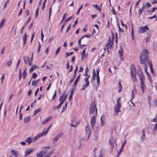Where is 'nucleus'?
I'll return each instance as SVG.
<instances>
[{"mask_svg": "<svg viewBox=\"0 0 157 157\" xmlns=\"http://www.w3.org/2000/svg\"><path fill=\"white\" fill-rule=\"evenodd\" d=\"M140 60L141 64L144 65L145 71L147 75V50L144 49L141 53Z\"/></svg>", "mask_w": 157, "mask_h": 157, "instance_id": "obj_1", "label": "nucleus"}, {"mask_svg": "<svg viewBox=\"0 0 157 157\" xmlns=\"http://www.w3.org/2000/svg\"><path fill=\"white\" fill-rule=\"evenodd\" d=\"M138 74L140 81V88L142 91L144 93V89L146 88V86L144 84L145 77L142 71V69L140 67H139V69L138 70Z\"/></svg>", "mask_w": 157, "mask_h": 157, "instance_id": "obj_2", "label": "nucleus"}, {"mask_svg": "<svg viewBox=\"0 0 157 157\" xmlns=\"http://www.w3.org/2000/svg\"><path fill=\"white\" fill-rule=\"evenodd\" d=\"M41 136H42L41 134H38L33 138H32L30 137H29L26 139L25 140V142L28 144H30L34 142L36 140Z\"/></svg>", "mask_w": 157, "mask_h": 157, "instance_id": "obj_3", "label": "nucleus"}, {"mask_svg": "<svg viewBox=\"0 0 157 157\" xmlns=\"http://www.w3.org/2000/svg\"><path fill=\"white\" fill-rule=\"evenodd\" d=\"M95 111L96 115H97V110L96 108V105L95 102L92 103L90 105L89 109V112L90 114H93Z\"/></svg>", "mask_w": 157, "mask_h": 157, "instance_id": "obj_4", "label": "nucleus"}, {"mask_svg": "<svg viewBox=\"0 0 157 157\" xmlns=\"http://www.w3.org/2000/svg\"><path fill=\"white\" fill-rule=\"evenodd\" d=\"M120 98H118L117 101V104L115 105L114 109V111L115 112L114 115H117L118 114L117 113L120 112V109L121 107V103H119V100Z\"/></svg>", "mask_w": 157, "mask_h": 157, "instance_id": "obj_5", "label": "nucleus"}, {"mask_svg": "<svg viewBox=\"0 0 157 157\" xmlns=\"http://www.w3.org/2000/svg\"><path fill=\"white\" fill-rule=\"evenodd\" d=\"M147 31V25L144 26H140L139 28L138 33L139 34L144 33Z\"/></svg>", "mask_w": 157, "mask_h": 157, "instance_id": "obj_6", "label": "nucleus"}, {"mask_svg": "<svg viewBox=\"0 0 157 157\" xmlns=\"http://www.w3.org/2000/svg\"><path fill=\"white\" fill-rule=\"evenodd\" d=\"M136 70L133 66H131V76H133L136 75Z\"/></svg>", "mask_w": 157, "mask_h": 157, "instance_id": "obj_7", "label": "nucleus"}, {"mask_svg": "<svg viewBox=\"0 0 157 157\" xmlns=\"http://www.w3.org/2000/svg\"><path fill=\"white\" fill-rule=\"evenodd\" d=\"M96 122V117L93 116L91 118V124L92 128L94 129V127L95 126V124Z\"/></svg>", "mask_w": 157, "mask_h": 157, "instance_id": "obj_8", "label": "nucleus"}, {"mask_svg": "<svg viewBox=\"0 0 157 157\" xmlns=\"http://www.w3.org/2000/svg\"><path fill=\"white\" fill-rule=\"evenodd\" d=\"M113 45V43L112 42H111L110 37H109V41L106 44V48L107 49L108 53L109 52L108 49L110 48Z\"/></svg>", "mask_w": 157, "mask_h": 157, "instance_id": "obj_9", "label": "nucleus"}, {"mask_svg": "<svg viewBox=\"0 0 157 157\" xmlns=\"http://www.w3.org/2000/svg\"><path fill=\"white\" fill-rule=\"evenodd\" d=\"M86 134L88 135V138L90 136L91 134V130L90 129V126H87L85 128Z\"/></svg>", "mask_w": 157, "mask_h": 157, "instance_id": "obj_10", "label": "nucleus"}, {"mask_svg": "<svg viewBox=\"0 0 157 157\" xmlns=\"http://www.w3.org/2000/svg\"><path fill=\"white\" fill-rule=\"evenodd\" d=\"M123 50L122 47L121 46L120 47V48L119 51V53L120 56V57L121 60L123 59Z\"/></svg>", "mask_w": 157, "mask_h": 157, "instance_id": "obj_11", "label": "nucleus"}, {"mask_svg": "<svg viewBox=\"0 0 157 157\" xmlns=\"http://www.w3.org/2000/svg\"><path fill=\"white\" fill-rule=\"evenodd\" d=\"M62 133H60L56 136L53 139V143L55 144L56 143L58 140V139L62 136Z\"/></svg>", "mask_w": 157, "mask_h": 157, "instance_id": "obj_12", "label": "nucleus"}, {"mask_svg": "<svg viewBox=\"0 0 157 157\" xmlns=\"http://www.w3.org/2000/svg\"><path fill=\"white\" fill-rule=\"evenodd\" d=\"M34 150L33 148H29L26 150L25 152V156L26 157L27 155H29Z\"/></svg>", "mask_w": 157, "mask_h": 157, "instance_id": "obj_13", "label": "nucleus"}, {"mask_svg": "<svg viewBox=\"0 0 157 157\" xmlns=\"http://www.w3.org/2000/svg\"><path fill=\"white\" fill-rule=\"evenodd\" d=\"M148 64L151 70V72L154 75L152 65L150 60H148Z\"/></svg>", "mask_w": 157, "mask_h": 157, "instance_id": "obj_14", "label": "nucleus"}, {"mask_svg": "<svg viewBox=\"0 0 157 157\" xmlns=\"http://www.w3.org/2000/svg\"><path fill=\"white\" fill-rule=\"evenodd\" d=\"M96 79L98 84L99 85L100 84V77L99 76V70H96Z\"/></svg>", "mask_w": 157, "mask_h": 157, "instance_id": "obj_15", "label": "nucleus"}, {"mask_svg": "<svg viewBox=\"0 0 157 157\" xmlns=\"http://www.w3.org/2000/svg\"><path fill=\"white\" fill-rule=\"evenodd\" d=\"M115 143V140L113 138H111L109 140V143L112 148L114 147V143Z\"/></svg>", "mask_w": 157, "mask_h": 157, "instance_id": "obj_16", "label": "nucleus"}, {"mask_svg": "<svg viewBox=\"0 0 157 157\" xmlns=\"http://www.w3.org/2000/svg\"><path fill=\"white\" fill-rule=\"evenodd\" d=\"M27 35L26 33H25L22 37V39L23 40V46H24L25 44H26L27 38Z\"/></svg>", "mask_w": 157, "mask_h": 157, "instance_id": "obj_17", "label": "nucleus"}, {"mask_svg": "<svg viewBox=\"0 0 157 157\" xmlns=\"http://www.w3.org/2000/svg\"><path fill=\"white\" fill-rule=\"evenodd\" d=\"M51 126L52 124L50 125L49 126L45 132L44 131H43L42 133H40L39 134H41L42 135V136H43L44 135H46L48 132L49 129L51 128Z\"/></svg>", "mask_w": 157, "mask_h": 157, "instance_id": "obj_18", "label": "nucleus"}, {"mask_svg": "<svg viewBox=\"0 0 157 157\" xmlns=\"http://www.w3.org/2000/svg\"><path fill=\"white\" fill-rule=\"evenodd\" d=\"M65 95V92H64L61 95V96L60 97V98L59 99V101L60 102L63 103L65 100L63 98L64 96Z\"/></svg>", "mask_w": 157, "mask_h": 157, "instance_id": "obj_19", "label": "nucleus"}, {"mask_svg": "<svg viewBox=\"0 0 157 157\" xmlns=\"http://www.w3.org/2000/svg\"><path fill=\"white\" fill-rule=\"evenodd\" d=\"M5 19H3L1 21L0 23V29L4 26L5 25Z\"/></svg>", "mask_w": 157, "mask_h": 157, "instance_id": "obj_20", "label": "nucleus"}, {"mask_svg": "<svg viewBox=\"0 0 157 157\" xmlns=\"http://www.w3.org/2000/svg\"><path fill=\"white\" fill-rule=\"evenodd\" d=\"M90 75H89L87 77H86L85 78V81L86 83V86H89V82L88 81V79L89 78Z\"/></svg>", "mask_w": 157, "mask_h": 157, "instance_id": "obj_21", "label": "nucleus"}, {"mask_svg": "<svg viewBox=\"0 0 157 157\" xmlns=\"http://www.w3.org/2000/svg\"><path fill=\"white\" fill-rule=\"evenodd\" d=\"M51 118H52L51 117H49L47 119H46L45 120L42 122V123H41L42 125H43L44 124L48 122L49 121Z\"/></svg>", "mask_w": 157, "mask_h": 157, "instance_id": "obj_22", "label": "nucleus"}, {"mask_svg": "<svg viewBox=\"0 0 157 157\" xmlns=\"http://www.w3.org/2000/svg\"><path fill=\"white\" fill-rule=\"evenodd\" d=\"M23 59L25 62V64H27L28 63L29 58L27 57H24L23 58Z\"/></svg>", "mask_w": 157, "mask_h": 157, "instance_id": "obj_23", "label": "nucleus"}, {"mask_svg": "<svg viewBox=\"0 0 157 157\" xmlns=\"http://www.w3.org/2000/svg\"><path fill=\"white\" fill-rule=\"evenodd\" d=\"M30 119V117L28 116L27 117H25L24 119V121L25 124L28 123Z\"/></svg>", "mask_w": 157, "mask_h": 157, "instance_id": "obj_24", "label": "nucleus"}, {"mask_svg": "<svg viewBox=\"0 0 157 157\" xmlns=\"http://www.w3.org/2000/svg\"><path fill=\"white\" fill-rule=\"evenodd\" d=\"M37 66L36 65H33L32 66L31 68L29 69V72H32L34 70L36 67Z\"/></svg>", "mask_w": 157, "mask_h": 157, "instance_id": "obj_25", "label": "nucleus"}, {"mask_svg": "<svg viewBox=\"0 0 157 157\" xmlns=\"http://www.w3.org/2000/svg\"><path fill=\"white\" fill-rule=\"evenodd\" d=\"M118 86V92L119 93H120L121 91L122 88V86L121 84V83L120 81L119 82Z\"/></svg>", "mask_w": 157, "mask_h": 157, "instance_id": "obj_26", "label": "nucleus"}, {"mask_svg": "<svg viewBox=\"0 0 157 157\" xmlns=\"http://www.w3.org/2000/svg\"><path fill=\"white\" fill-rule=\"evenodd\" d=\"M80 75H79L77 77V78L76 79H75V81L74 82V85L73 86H75L77 84V83L78 82V80L79 78H80Z\"/></svg>", "mask_w": 157, "mask_h": 157, "instance_id": "obj_27", "label": "nucleus"}, {"mask_svg": "<svg viewBox=\"0 0 157 157\" xmlns=\"http://www.w3.org/2000/svg\"><path fill=\"white\" fill-rule=\"evenodd\" d=\"M42 110L41 108H40L39 109H36L34 111V115H35L40 112Z\"/></svg>", "mask_w": 157, "mask_h": 157, "instance_id": "obj_28", "label": "nucleus"}, {"mask_svg": "<svg viewBox=\"0 0 157 157\" xmlns=\"http://www.w3.org/2000/svg\"><path fill=\"white\" fill-rule=\"evenodd\" d=\"M27 75V74L26 72V69H25L23 73V78L24 79H25Z\"/></svg>", "mask_w": 157, "mask_h": 157, "instance_id": "obj_29", "label": "nucleus"}, {"mask_svg": "<svg viewBox=\"0 0 157 157\" xmlns=\"http://www.w3.org/2000/svg\"><path fill=\"white\" fill-rule=\"evenodd\" d=\"M12 63V60H10L6 63L7 66L10 67L11 66V64Z\"/></svg>", "mask_w": 157, "mask_h": 157, "instance_id": "obj_30", "label": "nucleus"}, {"mask_svg": "<svg viewBox=\"0 0 157 157\" xmlns=\"http://www.w3.org/2000/svg\"><path fill=\"white\" fill-rule=\"evenodd\" d=\"M73 17V16L70 17L67 19H65L63 21L65 22H67L70 20Z\"/></svg>", "mask_w": 157, "mask_h": 157, "instance_id": "obj_31", "label": "nucleus"}, {"mask_svg": "<svg viewBox=\"0 0 157 157\" xmlns=\"http://www.w3.org/2000/svg\"><path fill=\"white\" fill-rule=\"evenodd\" d=\"M145 134L144 132V131L143 130V131L142 136L141 137V140L142 141L144 140L145 139Z\"/></svg>", "mask_w": 157, "mask_h": 157, "instance_id": "obj_32", "label": "nucleus"}, {"mask_svg": "<svg viewBox=\"0 0 157 157\" xmlns=\"http://www.w3.org/2000/svg\"><path fill=\"white\" fill-rule=\"evenodd\" d=\"M39 79L35 81H33L32 83V85L33 86H35L36 85V84L39 82Z\"/></svg>", "mask_w": 157, "mask_h": 157, "instance_id": "obj_33", "label": "nucleus"}, {"mask_svg": "<svg viewBox=\"0 0 157 157\" xmlns=\"http://www.w3.org/2000/svg\"><path fill=\"white\" fill-rule=\"evenodd\" d=\"M96 76V74L95 71V70H94L92 78H93V79L94 80H95Z\"/></svg>", "mask_w": 157, "mask_h": 157, "instance_id": "obj_34", "label": "nucleus"}, {"mask_svg": "<svg viewBox=\"0 0 157 157\" xmlns=\"http://www.w3.org/2000/svg\"><path fill=\"white\" fill-rule=\"evenodd\" d=\"M82 60H83L84 58L86 57L85 52H82L81 53Z\"/></svg>", "mask_w": 157, "mask_h": 157, "instance_id": "obj_35", "label": "nucleus"}, {"mask_svg": "<svg viewBox=\"0 0 157 157\" xmlns=\"http://www.w3.org/2000/svg\"><path fill=\"white\" fill-rule=\"evenodd\" d=\"M61 48V46L59 47L58 48H57V50L56 51V53H55V55L56 56L57 54L59 52L60 49Z\"/></svg>", "mask_w": 157, "mask_h": 157, "instance_id": "obj_36", "label": "nucleus"}, {"mask_svg": "<svg viewBox=\"0 0 157 157\" xmlns=\"http://www.w3.org/2000/svg\"><path fill=\"white\" fill-rule=\"evenodd\" d=\"M4 78H5V74H3L2 75V77L1 78V82L2 83H3V81H4Z\"/></svg>", "mask_w": 157, "mask_h": 157, "instance_id": "obj_37", "label": "nucleus"}, {"mask_svg": "<svg viewBox=\"0 0 157 157\" xmlns=\"http://www.w3.org/2000/svg\"><path fill=\"white\" fill-rule=\"evenodd\" d=\"M40 152L42 154V155H44L47 152V151L46 150H42V151H41Z\"/></svg>", "mask_w": 157, "mask_h": 157, "instance_id": "obj_38", "label": "nucleus"}, {"mask_svg": "<svg viewBox=\"0 0 157 157\" xmlns=\"http://www.w3.org/2000/svg\"><path fill=\"white\" fill-rule=\"evenodd\" d=\"M37 76V75L36 73H33V74L32 76V78H36Z\"/></svg>", "mask_w": 157, "mask_h": 157, "instance_id": "obj_39", "label": "nucleus"}, {"mask_svg": "<svg viewBox=\"0 0 157 157\" xmlns=\"http://www.w3.org/2000/svg\"><path fill=\"white\" fill-rule=\"evenodd\" d=\"M82 6H83V4H82L81 6L79 7V8L78 9L77 12V13H76L77 14H78L80 12V10H81L82 8Z\"/></svg>", "mask_w": 157, "mask_h": 157, "instance_id": "obj_40", "label": "nucleus"}, {"mask_svg": "<svg viewBox=\"0 0 157 157\" xmlns=\"http://www.w3.org/2000/svg\"><path fill=\"white\" fill-rule=\"evenodd\" d=\"M94 7L95 8L97 9L98 10L101 11V9L99 8V6L97 5H94Z\"/></svg>", "mask_w": 157, "mask_h": 157, "instance_id": "obj_41", "label": "nucleus"}, {"mask_svg": "<svg viewBox=\"0 0 157 157\" xmlns=\"http://www.w3.org/2000/svg\"><path fill=\"white\" fill-rule=\"evenodd\" d=\"M36 156L37 157H43L44 156L40 152L39 153H38L37 154Z\"/></svg>", "mask_w": 157, "mask_h": 157, "instance_id": "obj_42", "label": "nucleus"}, {"mask_svg": "<svg viewBox=\"0 0 157 157\" xmlns=\"http://www.w3.org/2000/svg\"><path fill=\"white\" fill-rule=\"evenodd\" d=\"M67 15V13H65L63 15V19L61 21V23L65 19V18L66 17V16Z\"/></svg>", "mask_w": 157, "mask_h": 157, "instance_id": "obj_43", "label": "nucleus"}, {"mask_svg": "<svg viewBox=\"0 0 157 157\" xmlns=\"http://www.w3.org/2000/svg\"><path fill=\"white\" fill-rule=\"evenodd\" d=\"M85 38V37H82V38H81L79 40L78 43L79 45V46L81 44V40L82 39H84Z\"/></svg>", "mask_w": 157, "mask_h": 157, "instance_id": "obj_44", "label": "nucleus"}, {"mask_svg": "<svg viewBox=\"0 0 157 157\" xmlns=\"http://www.w3.org/2000/svg\"><path fill=\"white\" fill-rule=\"evenodd\" d=\"M104 118H105V115L104 114H103L101 117V122H102V121H103L104 119Z\"/></svg>", "mask_w": 157, "mask_h": 157, "instance_id": "obj_45", "label": "nucleus"}, {"mask_svg": "<svg viewBox=\"0 0 157 157\" xmlns=\"http://www.w3.org/2000/svg\"><path fill=\"white\" fill-rule=\"evenodd\" d=\"M38 12H39V8H38L36 10V17H37L38 14Z\"/></svg>", "mask_w": 157, "mask_h": 157, "instance_id": "obj_46", "label": "nucleus"}, {"mask_svg": "<svg viewBox=\"0 0 157 157\" xmlns=\"http://www.w3.org/2000/svg\"><path fill=\"white\" fill-rule=\"evenodd\" d=\"M131 76L133 81L135 82L136 81V75H134L133 76Z\"/></svg>", "mask_w": 157, "mask_h": 157, "instance_id": "obj_47", "label": "nucleus"}, {"mask_svg": "<svg viewBox=\"0 0 157 157\" xmlns=\"http://www.w3.org/2000/svg\"><path fill=\"white\" fill-rule=\"evenodd\" d=\"M31 19V18L30 17H29L28 18V19L27 21H26V22L25 23V25H26L27 24H28V23L30 21V20Z\"/></svg>", "mask_w": 157, "mask_h": 157, "instance_id": "obj_48", "label": "nucleus"}, {"mask_svg": "<svg viewBox=\"0 0 157 157\" xmlns=\"http://www.w3.org/2000/svg\"><path fill=\"white\" fill-rule=\"evenodd\" d=\"M136 91L135 90H133L132 92V98L131 100H132L134 98V92Z\"/></svg>", "mask_w": 157, "mask_h": 157, "instance_id": "obj_49", "label": "nucleus"}, {"mask_svg": "<svg viewBox=\"0 0 157 157\" xmlns=\"http://www.w3.org/2000/svg\"><path fill=\"white\" fill-rule=\"evenodd\" d=\"M20 62H21V60L20 59L18 60V61L17 63V65H16V69H17L20 63Z\"/></svg>", "mask_w": 157, "mask_h": 157, "instance_id": "obj_50", "label": "nucleus"}, {"mask_svg": "<svg viewBox=\"0 0 157 157\" xmlns=\"http://www.w3.org/2000/svg\"><path fill=\"white\" fill-rule=\"evenodd\" d=\"M71 24H70L69 25L68 27L66 33H67L68 31L70 30V29L71 28Z\"/></svg>", "mask_w": 157, "mask_h": 157, "instance_id": "obj_51", "label": "nucleus"}, {"mask_svg": "<svg viewBox=\"0 0 157 157\" xmlns=\"http://www.w3.org/2000/svg\"><path fill=\"white\" fill-rule=\"evenodd\" d=\"M25 26V25H24L22 27V28H21V30H20V33L21 34H22L23 33V29H24V27Z\"/></svg>", "mask_w": 157, "mask_h": 157, "instance_id": "obj_52", "label": "nucleus"}, {"mask_svg": "<svg viewBox=\"0 0 157 157\" xmlns=\"http://www.w3.org/2000/svg\"><path fill=\"white\" fill-rule=\"evenodd\" d=\"M52 13L51 8L50 7L49 9V19L50 18V16Z\"/></svg>", "mask_w": 157, "mask_h": 157, "instance_id": "obj_53", "label": "nucleus"}, {"mask_svg": "<svg viewBox=\"0 0 157 157\" xmlns=\"http://www.w3.org/2000/svg\"><path fill=\"white\" fill-rule=\"evenodd\" d=\"M52 154V152H51L50 153H48V154H47L44 157H50L51 155Z\"/></svg>", "mask_w": 157, "mask_h": 157, "instance_id": "obj_54", "label": "nucleus"}, {"mask_svg": "<svg viewBox=\"0 0 157 157\" xmlns=\"http://www.w3.org/2000/svg\"><path fill=\"white\" fill-rule=\"evenodd\" d=\"M88 86H86V85H84L82 86V90H84Z\"/></svg>", "mask_w": 157, "mask_h": 157, "instance_id": "obj_55", "label": "nucleus"}, {"mask_svg": "<svg viewBox=\"0 0 157 157\" xmlns=\"http://www.w3.org/2000/svg\"><path fill=\"white\" fill-rule=\"evenodd\" d=\"M67 107L64 106L63 107L62 111L61 112V113H63V111L66 110Z\"/></svg>", "mask_w": 157, "mask_h": 157, "instance_id": "obj_56", "label": "nucleus"}, {"mask_svg": "<svg viewBox=\"0 0 157 157\" xmlns=\"http://www.w3.org/2000/svg\"><path fill=\"white\" fill-rule=\"evenodd\" d=\"M157 129V122H156V124L155 125L154 128H153V130H156Z\"/></svg>", "mask_w": 157, "mask_h": 157, "instance_id": "obj_57", "label": "nucleus"}, {"mask_svg": "<svg viewBox=\"0 0 157 157\" xmlns=\"http://www.w3.org/2000/svg\"><path fill=\"white\" fill-rule=\"evenodd\" d=\"M121 24L122 26H125L126 27V29H127V27L126 25H124L122 21H121Z\"/></svg>", "mask_w": 157, "mask_h": 157, "instance_id": "obj_58", "label": "nucleus"}, {"mask_svg": "<svg viewBox=\"0 0 157 157\" xmlns=\"http://www.w3.org/2000/svg\"><path fill=\"white\" fill-rule=\"evenodd\" d=\"M72 94L73 93L72 92H71V95L69 97V100H71L72 98Z\"/></svg>", "mask_w": 157, "mask_h": 157, "instance_id": "obj_59", "label": "nucleus"}, {"mask_svg": "<svg viewBox=\"0 0 157 157\" xmlns=\"http://www.w3.org/2000/svg\"><path fill=\"white\" fill-rule=\"evenodd\" d=\"M34 21H33L32 23H31V24L30 25L29 27V29H30L31 28H32L33 26V23Z\"/></svg>", "mask_w": 157, "mask_h": 157, "instance_id": "obj_60", "label": "nucleus"}, {"mask_svg": "<svg viewBox=\"0 0 157 157\" xmlns=\"http://www.w3.org/2000/svg\"><path fill=\"white\" fill-rule=\"evenodd\" d=\"M76 19L74 22V25H73V27H74L78 22V21H77Z\"/></svg>", "mask_w": 157, "mask_h": 157, "instance_id": "obj_61", "label": "nucleus"}, {"mask_svg": "<svg viewBox=\"0 0 157 157\" xmlns=\"http://www.w3.org/2000/svg\"><path fill=\"white\" fill-rule=\"evenodd\" d=\"M20 114V117H19V118L20 119V120H22V113H19Z\"/></svg>", "mask_w": 157, "mask_h": 157, "instance_id": "obj_62", "label": "nucleus"}, {"mask_svg": "<svg viewBox=\"0 0 157 157\" xmlns=\"http://www.w3.org/2000/svg\"><path fill=\"white\" fill-rule=\"evenodd\" d=\"M145 6H144V5L143 7L141 8V9H140V11H143L145 9Z\"/></svg>", "mask_w": 157, "mask_h": 157, "instance_id": "obj_63", "label": "nucleus"}, {"mask_svg": "<svg viewBox=\"0 0 157 157\" xmlns=\"http://www.w3.org/2000/svg\"><path fill=\"white\" fill-rule=\"evenodd\" d=\"M70 124L71 126H72L74 127H76L77 126L78 124L76 123V124Z\"/></svg>", "mask_w": 157, "mask_h": 157, "instance_id": "obj_64", "label": "nucleus"}]
</instances>
